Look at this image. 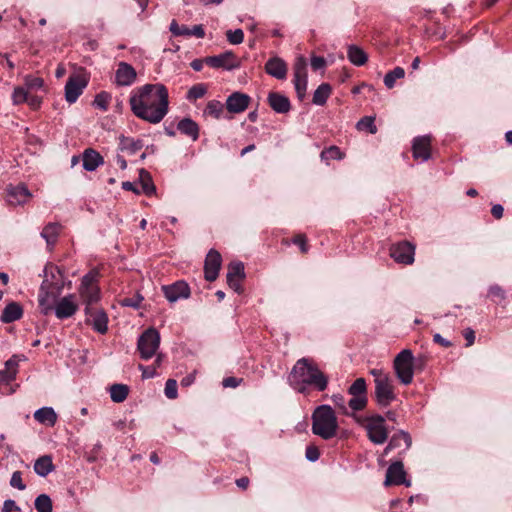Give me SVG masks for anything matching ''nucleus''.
Listing matches in <instances>:
<instances>
[{"label":"nucleus","instance_id":"obj_1","mask_svg":"<svg viewBox=\"0 0 512 512\" xmlns=\"http://www.w3.org/2000/svg\"><path fill=\"white\" fill-rule=\"evenodd\" d=\"M129 104L136 117L151 124H158L169 111L168 90L160 83L145 84L133 90Z\"/></svg>","mask_w":512,"mask_h":512},{"label":"nucleus","instance_id":"obj_2","mask_svg":"<svg viewBox=\"0 0 512 512\" xmlns=\"http://www.w3.org/2000/svg\"><path fill=\"white\" fill-rule=\"evenodd\" d=\"M289 379L299 393L306 391V385L313 386L320 392L326 390L328 386V377L307 358H301L296 362Z\"/></svg>","mask_w":512,"mask_h":512},{"label":"nucleus","instance_id":"obj_3","mask_svg":"<svg viewBox=\"0 0 512 512\" xmlns=\"http://www.w3.org/2000/svg\"><path fill=\"white\" fill-rule=\"evenodd\" d=\"M338 428L337 417L329 405H321L312 414V431L323 439H331Z\"/></svg>","mask_w":512,"mask_h":512},{"label":"nucleus","instance_id":"obj_4","mask_svg":"<svg viewBox=\"0 0 512 512\" xmlns=\"http://www.w3.org/2000/svg\"><path fill=\"white\" fill-rule=\"evenodd\" d=\"M64 287V282L51 281L49 277H44L39 289L38 303L43 315L51 313V305L59 298Z\"/></svg>","mask_w":512,"mask_h":512},{"label":"nucleus","instance_id":"obj_5","mask_svg":"<svg viewBox=\"0 0 512 512\" xmlns=\"http://www.w3.org/2000/svg\"><path fill=\"white\" fill-rule=\"evenodd\" d=\"M361 424L367 431V436L375 445L383 444L388 437L385 427V418L379 414L366 416L361 420Z\"/></svg>","mask_w":512,"mask_h":512},{"label":"nucleus","instance_id":"obj_6","mask_svg":"<svg viewBox=\"0 0 512 512\" xmlns=\"http://www.w3.org/2000/svg\"><path fill=\"white\" fill-rule=\"evenodd\" d=\"M414 356L410 349H404L394 359L393 367L396 376L404 385H409L413 381L414 375Z\"/></svg>","mask_w":512,"mask_h":512},{"label":"nucleus","instance_id":"obj_7","mask_svg":"<svg viewBox=\"0 0 512 512\" xmlns=\"http://www.w3.org/2000/svg\"><path fill=\"white\" fill-rule=\"evenodd\" d=\"M160 345V334L159 332L151 327L146 329L138 338L137 350L143 360H149L154 355Z\"/></svg>","mask_w":512,"mask_h":512},{"label":"nucleus","instance_id":"obj_8","mask_svg":"<svg viewBox=\"0 0 512 512\" xmlns=\"http://www.w3.org/2000/svg\"><path fill=\"white\" fill-rule=\"evenodd\" d=\"M78 310V304L75 302V295L69 294L61 299H56L51 305V312L55 313V316L60 319H68L72 317Z\"/></svg>","mask_w":512,"mask_h":512},{"label":"nucleus","instance_id":"obj_9","mask_svg":"<svg viewBox=\"0 0 512 512\" xmlns=\"http://www.w3.org/2000/svg\"><path fill=\"white\" fill-rule=\"evenodd\" d=\"M88 85V80L80 74H72L69 76L65 84V99L72 104L77 101L83 90Z\"/></svg>","mask_w":512,"mask_h":512},{"label":"nucleus","instance_id":"obj_10","mask_svg":"<svg viewBox=\"0 0 512 512\" xmlns=\"http://www.w3.org/2000/svg\"><path fill=\"white\" fill-rule=\"evenodd\" d=\"M205 63L212 68H222L224 70H234L240 67L241 63L232 51H225L219 55L208 56Z\"/></svg>","mask_w":512,"mask_h":512},{"label":"nucleus","instance_id":"obj_11","mask_svg":"<svg viewBox=\"0 0 512 512\" xmlns=\"http://www.w3.org/2000/svg\"><path fill=\"white\" fill-rule=\"evenodd\" d=\"M415 246L408 241H401L391 246L390 256L395 262L410 265L414 262Z\"/></svg>","mask_w":512,"mask_h":512},{"label":"nucleus","instance_id":"obj_12","mask_svg":"<svg viewBox=\"0 0 512 512\" xmlns=\"http://www.w3.org/2000/svg\"><path fill=\"white\" fill-rule=\"evenodd\" d=\"M375 399L380 407H387L396 399L391 378L375 381Z\"/></svg>","mask_w":512,"mask_h":512},{"label":"nucleus","instance_id":"obj_13","mask_svg":"<svg viewBox=\"0 0 512 512\" xmlns=\"http://www.w3.org/2000/svg\"><path fill=\"white\" fill-rule=\"evenodd\" d=\"M84 311L87 316L86 323L91 325L96 332L105 334L108 330L106 312L103 309H94L92 306H86Z\"/></svg>","mask_w":512,"mask_h":512},{"label":"nucleus","instance_id":"obj_14","mask_svg":"<svg viewBox=\"0 0 512 512\" xmlns=\"http://www.w3.org/2000/svg\"><path fill=\"white\" fill-rule=\"evenodd\" d=\"M162 291L165 298L171 303L179 299H187L190 296V287L183 280H178L170 285H163Z\"/></svg>","mask_w":512,"mask_h":512},{"label":"nucleus","instance_id":"obj_15","mask_svg":"<svg viewBox=\"0 0 512 512\" xmlns=\"http://www.w3.org/2000/svg\"><path fill=\"white\" fill-rule=\"evenodd\" d=\"M221 263L222 258L220 253L215 249H211L206 255L204 263V276L208 282H213L217 279Z\"/></svg>","mask_w":512,"mask_h":512},{"label":"nucleus","instance_id":"obj_16","mask_svg":"<svg viewBox=\"0 0 512 512\" xmlns=\"http://www.w3.org/2000/svg\"><path fill=\"white\" fill-rule=\"evenodd\" d=\"M413 158L427 161L431 157V136L424 135L414 138L412 144Z\"/></svg>","mask_w":512,"mask_h":512},{"label":"nucleus","instance_id":"obj_17","mask_svg":"<svg viewBox=\"0 0 512 512\" xmlns=\"http://www.w3.org/2000/svg\"><path fill=\"white\" fill-rule=\"evenodd\" d=\"M405 476H406V473L404 471L402 462L396 461L388 467L384 484H385V486H389L392 484H394V485L404 484L405 486H410L411 482L407 481Z\"/></svg>","mask_w":512,"mask_h":512},{"label":"nucleus","instance_id":"obj_18","mask_svg":"<svg viewBox=\"0 0 512 512\" xmlns=\"http://www.w3.org/2000/svg\"><path fill=\"white\" fill-rule=\"evenodd\" d=\"M250 101L251 98L249 95L236 91L228 96L225 106L230 113L238 114L248 108Z\"/></svg>","mask_w":512,"mask_h":512},{"label":"nucleus","instance_id":"obj_19","mask_svg":"<svg viewBox=\"0 0 512 512\" xmlns=\"http://www.w3.org/2000/svg\"><path fill=\"white\" fill-rule=\"evenodd\" d=\"M7 201L11 205H21L26 203L32 194L25 184H18L16 186L10 185L7 188Z\"/></svg>","mask_w":512,"mask_h":512},{"label":"nucleus","instance_id":"obj_20","mask_svg":"<svg viewBox=\"0 0 512 512\" xmlns=\"http://www.w3.org/2000/svg\"><path fill=\"white\" fill-rule=\"evenodd\" d=\"M137 77L136 70L126 62H120L115 73L116 84L119 86L132 85Z\"/></svg>","mask_w":512,"mask_h":512},{"label":"nucleus","instance_id":"obj_21","mask_svg":"<svg viewBox=\"0 0 512 512\" xmlns=\"http://www.w3.org/2000/svg\"><path fill=\"white\" fill-rule=\"evenodd\" d=\"M288 67L286 62L278 57L273 56L268 59V61L265 64V72L279 80H283L287 76Z\"/></svg>","mask_w":512,"mask_h":512},{"label":"nucleus","instance_id":"obj_22","mask_svg":"<svg viewBox=\"0 0 512 512\" xmlns=\"http://www.w3.org/2000/svg\"><path fill=\"white\" fill-rule=\"evenodd\" d=\"M267 102L270 108L278 114H287L291 110L289 98L279 92H269Z\"/></svg>","mask_w":512,"mask_h":512},{"label":"nucleus","instance_id":"obj_23","mask_svg":"<svg viewBox=\"0 0 512 512\" xmlns=\"http://www.w3.org/2000/svg\"><path fill=\"white\" fill-rule=\"evenodd\" d=\"M23 307L20 303L11 301L3 309L0 315V321L4 324L13 323L23 317Z\"/></svg>","mask_w":512,"mask_h":512},{"label":"nucleus","instance_id":"obj_24","mask_svg":"<svg viewBox=\"0 0 512 512\" xmlns=\"http://www.w3.org/2000/svg\"><path fill=\"white\" fill-rule=\"evenodd\" d=\"M83 168L86 171H95L100 165L104 163V159L99 152L92 148H87L82 154Z\"/></svg>","mask_w":512,"mask_h":512},{"label":"nucleus","instance_id":"obj_25","mask_svg":"<svg viewBox=\"0 0 512 512\" xmlns=\"http://www.w3.org/2000/svg\"><path fill=\"white\" fill-rule=\"evenodd\" d=\"M34 419L47 427H53L57 422V414L52 407H42L34 412Z\"/></svg>","mask_w":512,"mask_h":512},{"label":"nucleus","instance_id":"obj_26","mask_svg":"<svg viewBox=\"0 0 512 512\" xmlns=\"http://www.w3.org/2000/svg\"><path fill=\"white\" fill-rule=\"evenodd\" d=\"M177 129L181 134L190 137L193 141L199 138V125L189 117H185L177 124Z\"/></svg>","mask_w":512,"mask_h":512},{"label":"nucleus","instance_id":"obj_27","mask_svg":"<svg viewBox=\"0 0 512 512\" xmlns=\"http://www.w3.org/2000/svg\"><path fill=\"white\" fill-rule=\"evenodd\" d=\"M412 445L411 435L403 430L393 434L386 448H409Z\"/></svg>","mask_w":512,"mask_h":512},{"label":"nucleus","instance_id":"obj_28","mask_svg":"<svg viewBox=\"0 0 512 512\" xmlns=\"http://www.w3.org/2000/svg\"><path fill=\"white\" fill-rule=\"evenodd\" d=\"M347 57L349 61L356 66H363L368 60L366 52L356 45H350L348 47Z\"/></svg>","mask_w":512,"mask_h":512},{"label":"nucleus","instance_id":"obj_29","mask_svg":"<svg viewBox=\"0 0 512 512\" xmlns=\"http://www.w3.org/2000/svg\"><path fill=\"white\" fill-rule=\"evenodd\" d=\"M53 469L52 458L48 455L39 457L34 464L35 473L41 477L47 476Z\"/></svg>","mask_w":512,"mask_h":512},{"label":"nucleus","instance_id":"obj_30","mask_svg":"<svg viewBox=\"0 0 512 512\" xmlns=\"http://www.w3.org/2000/svg\"><path fill=\"white\" fill-rule=\"evenodd\" d=\"M331 86L328 83L320 84L317 89L314 91L312 102L315 105L322 106L324 105L330 94H331Z\"/></svg>","mask_w":512,"mask_h":512},{"label":"nucleus","instance_id":"obj_31","mask_svg":"<svg viewBox=\"0 0 512 512\" xmlns=\"http://www.w3.org/2000/svg\"><path fill=\"white\" fill-rule=\"evenodd\" d=\"M79 294L86 306H91L100 299V289L97 286L79 288Z\"/></svg>","mask_w":512,"mask_h":512},{"label":"nucleus","instance_id":"obj_32","mask_svg":"<svg viewBox=\"0 0 512 512\" xmlns=\"http://www.w3.org/2000/svg\"><path fill=\"white\" fill-rule=\"evenodd\" d=\"M61 226L58 223H48L42 230L41 236L48 245H53L57 241Z\"/></svg>","mask_w":512,"mask_h":512},{"label":"nucleus","instance_id":"obj_33","mask_svg":"<svg viewBox=\"0 0 512 512\" xmlns=\"http://www.w3.org/2000/svg\"><path fill=\"white\" fill-rule=\"evenodd\" d=\"M129 394V387L125 384H113L110 387V397L115 403L123 402Z\"/></svg>","mask_w":512,"mask_h":512},{"label":"nucleus","instance_id":"obj_34","mask_svg":"<svg viewBox=\"0 0 512 512\" xmlns=\"http://www.w3.org/2000/svg\"><path fill=\"white\" fill-rule=\"evenodd\" d=\"M120 145L122 150L128 151L130 154H135L139 150H141L144 146L143 141L140 139L134 140L129 137H122L120 140Z\"/></svg>","mask_w":512,"mask_h":512},{"label":"nucleus","instance_id":"obj_35","mask_svg":"<svg viewBox=\"0 0 512 512\" xmlns=\"http://www.w3.org/2000/svg\"><path fill=\"white\" fill-rule=\"evenodd\" d=\"M139 176H140L142 191L148 196L153 194L156 190V187L152 182L150 173L148 171H146L145 169H140Z\"/></svg>","mask_w":512,"mask_h":512},{"label":"nucleus","instance_id":"obj_36","mask_svg":"<svg viewBox=\"0 0 512 512\" xmlns=\"http://www.w3.org/2000/svg\"><path fill=\"white\" fill-rule=\"evenodd\" d=\"M405 76V71L402 67H395L393 70L386 73L384 76V85L391 89L395 85L396 79H402Z\"/></svg>","mask_w":512,"mask_h":512},{"label":"nucleus","instance_id":"obj_37","mask_svg":"<svg viewBox=\"0 0 512 512\" xmlns=\"http://www.w3.org/2000/svg\"><path fill=\"white\" fill-rule=\"evenodd\" d=\"M34 505L37 512L53 511L52 500L47 494H40L39 496H37Z\"/></svg>","mask_w":512,"mask_h":512},{"label":"nucleus","instance_id":"obj_38","mask_svg":"<svg viewBox=\"0 0 512 512\" xmlns=\"http://www.w3.org/2000/svg\"><path fill=\"white\" fill-rule=\"evenodd\" d=\"M321 160L328 163L329 160H341L344 157V154L341 152L339 147L332 145L328 148H325L320 154Z\"/></svg>","mask_w":512,"mask_h":512},{"label":"nucleus","instance_id":"obj_39","mask_svg":"<svg viewBox=\"0 0 512 512\" xmlns=\"http://www.w3.org/2000/svg\"><path fill=\"white\" fill-rule=\"evenodd\" d=\"M226 278H236V279H244L245 278V268L242 262H231L228 265V271Z\"/></svg>","mask_w":512,"mask_h":512},{"label":"nucleus","instance_id":"obj_40","mask_svg":"<svg viewBox=\"0 0 512 512\" xmlns=\"http://www.w3.org/2000/svg\"><path fill=\"white\" fill-rule=\"evenodd\" d=\"M24 87L28 92L41 90L44 87V80L41 77L26 75L24 78Z\"/></svg>","mask_w":512,"mask_h":512},{"label":"nucleus","instance_id":"obj_41","mask_svg":"<svg viewBox=\"0 0 512 512\" xmlns=\"http://www.w3.org/2000/svg\"><path fill=\"white\" fill-rule=\"evenodd\" d=\"M43 272L44 277H49L51 281L63 282L64 274L58 266L48 263Z\"/></svg>","mask_w":512,"mask_h":512},{"label":"nucleus","instance_id":"obj_42","mask_svg":"<svg viewBox=\"0 0 512 512\" xmlns=\"http://www.w3.org/2000/svg\"><path fill=\"white\" fill-rule=\"evenodd\" d=\"M487 297L494 303L500 304L506 299V292L501 286L494 284L489 287Z\"/></svg>","mask_w":512,"mask_h":512},{"label":"nucleus","instance_id":"obj_43","mask_svg":"<svg viewBox=\"0 0 512 512\" xmlns=\"http://www.w3.org/2000/svg\"><path fill=\"white\" fill-rule=\"evenodd\" d=\"M294 79H307V63L303 56H299L293 66Z\"/></svg>","mask_w":512,"mask_h":512},{"label":"nucleus","instance_id":"obj_44","mask_svg":"<svg viewBox=\"0 0 512 512\" xmlns=\"http://www.w3.org/2000/svg\"><path fill=\"white\" fill-rule=\"evenodd\" d=\"M223 112V104L218 100H211L207 103L204 110V115L212 116L215 119H219Z\"/></svg>","mask_w":512,"mask_h":512},{"label":"nucleus","instance_id":"obj_45","mask_svg":"<svg viewBox=\"0 0 512 512\" xmlns=\"http://www.w3.org/2000/svg\"><path fill=\"white\" fill-rule=\"evenodd\" d=\"M356 127L358 130H366L371 134H375L377 132V127L375 125V118L372 116H365L361 118Z\"/></svg>","mask_w":512,"mask_h":512},{"label":"nucleus","instance_id":"obj_46","mask_svg":"<svg viewBox=\"0 0 512 512\" xmlns=\"http://www.w3.org/2000/svg\"><path fill=\"white\" fill-rule=\"evenodd\" d=\"M207 93V87L205 84H195L187 92L186 99L189 101H195L202 98Z\"/></svg>","mask_w":512,"mask_h":512},{"label":"nucleus","instance_id":"obj_47","mask_svg":"<svg viewBox=\"0 0 512 512\" xmlns=\"http://www.w3.org/2000/svg\"><path fill=\"white\" fill-rule=\"evenodd\" d=\"M366 381L364 378H357L348 389V393L352 396L366 395Z\"/></svg>","mask_w":512,"mask_h":512},{"label":"nucleus","instance_id":"obj_48","mask_svg":"<svg viewBox=\"0 0 512 512\" xmlns=\"http://www.w3.org/2000/svg\"><path fill=\"white\" fill-rule=\"evenodd\" d=\"M99 272L96 269L90 270L81 279L79 288H86L91 286H97Z\"/></svg>","mask_w":512,"mask_h":512},{"label":"nucleus","instance_id":"obj_49","mask_svg":"<svg viewBox=\"0 0 512 512\" xmlns=\"http://www.w3.org/2000/svg\"><path fill=\"white\" fill-rule=\"evenodd\" d=\"M110 100L111 95L108 92L102 91L95 96L93 105L102 111H106L108 109Z\"/></svg>","mask_w":512,"mask_h":512},{"label":"nucleus","instance_id":"obj_50","mask_svg":"<svg viewBox=\"0 0 512 512\" xmlns=\"http://www.w3.org/2000/svg\"><path fill=\"white\" fill-rule=\"evenodd\" d=\"M28 91L25 87L17 86L14 88L12 93V102L14 105L25 103L28 100Z\"/></svg>","mask_w":512,"mask_h":512},{"label":"nucleus","instance_id":"obj_51","mask_svg":"<svg viewBox=\"0 0 512 512\" xmlns=\"http://www.w3.org/2000/svg\"><path fill=\"white\" fill-rule=\"evenodd\" d=\"M367 405V396L366 395H362V396H353L349 401H348V406L353 410V411H361L363 410Z\"/></svg>","mask_w":512,"mask_h":512},{"label":"nucleus","instance_id":"obj_52","mask_svg":"<svg viewBox=\"0 0 512 512\" xmlns=\"http://www.w3.org/2000/svg\"><path fill=\"white\" fill-rule=\"evenodd\" d=\"M226 37L231 44H241L244 40V32L242 29L228 30L226 32Z\"/></svg>","mask_w":512,"mask_h":512},{"label":"nucleus","instance_id":"obj_53","mask_svg":"<svg viewBox=\"0 0 512 512\" xmlns=\"http://www.w3.org/2000/svg\"><path fill=\"white\" fill-rule=\"evenodd\" d=\"M174 36H190L189 28L186 25H179L176 20H172L169 27Z\"/></svg>","mask_w":512,"mask_h":512},{"label":"nucleus","instance_id":"obj_54","mask_svg":"<svg viewBox=\"0 0 512 512\" xmlns=\"http://www.w3.org/2000/svg\"><path fill=\"white\" fill-rule=\"evenodd\" d=\"M143 296L139 293L134 295L133 297H126L121 300L120 304L124 307H132L138 309L140 307V303L143 300Z\"/></svg>","mask_w":512,"mask_h":512},{"label":"nucleus","instance_id":"obj_55","mask_svg":"<svg viewBox=\"0 0 512 512\" xmlns=\"http://www.w3.org/2000/svg\"><path fill=\"white\" fill-rule=\"evenodd\" d=\"M164 393L168 399L177 398V395H178L177 381L174 379H168L165 384Z\"/></svg>","mask_w":512,"mask_h":512},{"label":"nucleus","instance_id":"obj_56","mask_svg":"<svg viewBox=\"0 0 512 512\" xmlns=\"http://www.w3.org/2000/svg\"><path fill=\"white\" fill-rule=\"evenodd\" d=\"M291 243L297 245L302 253H307L309 251V245L307 243V238L304 234H297L291 239Z\"/></svg>","mask_w":512,"mask_h":512},{"label":"nucleus","instance_id":"obj_57","mask_svg":"<svg viewBox=\"0 0 512 512\" xmlns=\"http://www.w3.org/2000/svg\"><path fill=\"white\" fill-rule=\"evenodd\" d=\"M294 87L299 100H303L306 95L307 79H294Z\"/></svg>","mask_w":512,"mask_h":512},{"label":"nucleus","instance_id":"obj_58","mask_svg":"<svg viewBox=\"0 0 512 512\" xmlns=\"http://www.w3.org/2000/svg\"><path fill=\"white\" fill-rule=\"evenodd\" d=\"M10 485L14 488H17L19 490L26 489V485L24 484L22 480V473L20 471H15L10 479Z\"/></svg>","mask_w":512,"mask_h":512},{"label":"nucleus","instance_id":"obj_59","mask_svg":"<svg viewBox=\"0 0 512 512\" xmlns=\"http://www.w3.org/2000/svg\"><path fill=\"white\" fill-rule=\"evenodd\" d=\"M16 379V372L13 370H0V384H10Z\"/></svg>","mask_w":512,"mask_h":512},{"label":"nucleus","instance_id":"obj_60","mask_svg":"<svg viewBox=\"0 0 512 512\" xmlns=\"http://www.w3.org/2000/svg\"><path fill=\"white\" fill-rule=\"evenodd\" d=\"M138 369L142 371V378L149 379L156 376V370L153 366H144L142 364L138 365Z\"/></svg>","mask_w":512,"mask_h":512},{"label":"nucleus","instance_id":"obj_61","mask_svg":"<svg viewBox=\"0 0 512 512\" xmlns=\"http://www.w3.org/2000/svg\"><path fill=\"white\" fill-rule=\"evenodd\" d=\"M326 66V60L322 56H312L311 67L313 70H320Z\"/></svg>","mask_w":512,"mask_h":512},{"label":"nucleus","instance_id":"obj_62","mask_svg":"<svg viewBox=\"0 0 512 512\" xmlns=\"http://www.w3.org/2000/svg\"><path fill=\"white\" fill-rule=\"evenodd\" d=\"M33 110H36L40 107L42 103V98L37 95H29L28 100L26 102Z\"/></svg>","mask_w":512,"mask_h":512},{"label":"nucleus","instance_id":"obj_63","mask_svg":"<svg viewBox=\"0 0 512 512\" xmlns=\"http://www.w3.org/2000/svg\"><path fill=\"white\" fill-rule=\"evenodd\" d=\"M242 382V379L236 377H226L222 381V385L226 388H236Z\"/></svg>","mask_w":512,"mask_h":512},{"label":"nucleus","instance_id":"obj_64","mask_svg":"<svg viewBox=\"0 0 512 512\" xmlns=\"http://www.w3.org/2000/svg\"><path fill=\"white\" fill-rule=\"evenodd\" d=\"M20 508L16 505L14 500H5L2 507V512L19 511Z\"/></svg>","mask_w":512,"mask_h":512}]
</instances>
